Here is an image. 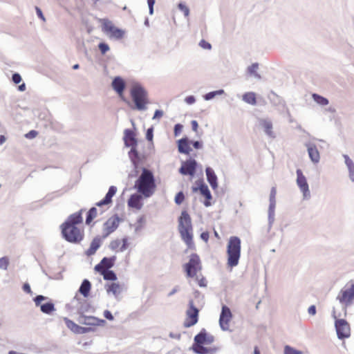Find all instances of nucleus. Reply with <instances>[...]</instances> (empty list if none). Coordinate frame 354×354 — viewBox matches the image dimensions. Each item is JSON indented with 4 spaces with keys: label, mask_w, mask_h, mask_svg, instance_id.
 I'll use <instances>...</instances> for the list:
<instances>
[{
    "label": "nucleus",
    "mask_w": 354,
    "mask_h": 354,
    "mask_svg": "<svg viewBox=\"0 0 354 354\" xmlns=\"http://www.w3.org/2000/svg\"><path fill=\"white\" fill-rule=\"evenodd\" d=\"M156 184L153 172L145 168H142V172L135 182L133 189L142 194L145 198L151 197L155 192Z\"/></svg>",
    "instance_id": "obj_1"
},
{
    "label": "nucleus",
    "mask_w": 354,
    "mask_h": 354,
    "mask_svg": "<svg viewBox=\"0 0 354 354\" xmlns=\"http://www.w3.org/2000/svg\"><path fill=\"white\" fill-rule=\"evenodd\" d=\"M178 231L182 239L189 248L194 245L192 219L187 211L183 210L178 218Z\"/></svg>",
    "instance_id": "obj_2"
},
{
    "label": "nucleus",
    "mask_w": 354,
    "mask_h": 354,
    "mask_svg": "<svg viewBox=\"0 0 354 354\" xmlns=\"http://www.w3.org/2000/svg\"><path fill=\"white\" fill-rule=\"evenodd\" d=\"M134 109L138 111H145L149 103L148 93L145 88L140 84H133L130 91Z\"/></svg>",
    "instance_id": "obj_3"
},
{
    "label": "nucleus",
    "mask_w": 354,
    "mask_h": 354,
    "mask_svg": "<svg viewBox=\"0 0 354 354\" xmlns=\"http://www.w3.org/2000/svg\"><path fill=\"white\" fill-rule=\"evenodd\" d=\"M241 239L236 236H231L227 245V266L234 268L239 264L241 257Z\"/></svg>",
    "instance_id": "obj_4"
},
{
    "label": "nucleus",
    "mask_w": 354,
    "mask_h": 354,
    "mask_svg": "<svg viewBox=\"0 0 354 354\" xmlns=\"http://www.w3.org/2000/svg\"><path fill=\"white\" fill-rule=\"evenodd\" d=\"M61 229L63 238L69 243L77 244L84 238V234L77 226L62 225Z\"/></svg>",
    "instance_id": "obj_5"
},
{
    "label": "nucleus",
    "mask_w": 354,
    "mask_h": 354,
    "mask_svg": "<svg viewBox=\"0 0 354 354\" xmlns=\"http://www.w3.org/2000/svg\"><path fill=\"white\" fill-rule=\"evenodd\" d=\"M184 270L187 277H196L198 271L201 270V260L197 254H192L189 261L184 265Z\"/></svg>",
    "instance_id": "obj_6"
},
{
    "label": "nucleus",
    "mask_w": 354,
    "mask_h": 354,
    "mask_svg": "<svg viewBox=\"0 0 354 354\" xmlns=\"http://www.w3.org/2000/svg\"><path fill=\"white\" fill-rule=\"evenodd\" d=\"M333 317L335 319V327L337 332V337L344 339L350 336V326L346 319H337L335 310H333Z\"/></svg>",
    "instance_id": "obj_7"
},
{
    "label": "nucleus",
    "mask_w": 354,
    "mask_h": 354,
    "mask_svg": "<svg viewBox=\"0 0 354 354\" xmlns=\"http://www.w3.org/2000/svg\"><path fill=\"white\" fill-rule=\"evenodd\" d=\"M199 309L194 306L193 300L189 301V307L186 311V318L183 323L185 328L194 326L198 321Z\"/></svg>",
    "instance_id": "obj_8"
},
{
    "label": "nucleus",
    "mask_w": 354,
    "mask_h": 354,
    "mask_svg": "<svg viewBox=\"0 0 354 354\" xmlns=\"http://www.w3.org/2000/svg\"><path fill=\"white\" fill-rule=\"evenodd\" d=\"M297 174V185L299 187L300 191L303 194V198L304 200H308L310 198V192L309 189L308 183L306 176L304 175L302 171L300 169H297L296 171Z\"/></svg>",
    "instance_id": "obj_9"
},
{
    "label": "nucleus",
    "mask_w": 354,
    "mask_h": 354,
    "mask_svg": "<svg viewBox=\"0 0 354 354\" xmlns=\"http://www.w3.org/2000/svg\"><path fill=\"white\" fill-rule=\"evenodd\" d=\"M71 305V309L76 310L78 315H84V313L89 312L91 308L90 304L85 299L80 298L77 295L72 299Z\"/></svg>",
    "instance_id": "obj_10"
},
{
    "label": "nucleus",
    "mask_w": 354,
    "mask_h": 354,
    "mask_svg": "<svg viewBox=\"0 0 354 354\" xmlns=\"http://www.w3.org/2000/svg\"><path fill=\"white\" fill-rule=\"evenodd\" d=\"M196 183L197 186H193L192 187V192L194 193L199 192L200 194L205 198L204 205L206 207L210 206L211 203L209 201L212 198V196L207 185L202 180H196Z\"/></svg>",
    "instance_id": "obj_11"
},
{
    "label": "nucleus",
    "mask_w": 354,
    "mask_h": 354,
    "mask_svg": "<svg viewBox=\"0 0 354 354\" xmlns=\"http://www.w3.org/2000/svg\"><path fill=\"white\" fill-rule=\"evenodd\" d=\"M337 299L345 306L351 305L354 299V283H351L350 287L341 290Z\"/></svg>",
    "instance_id": "obj_12"
},
{
    "label": "nucleus",
    "mask_w": 354,
    "mask_h": 354,
    "mask_svg": "<svg viewBox=\"0 0 354 354\" xmlns=\"http://www.w3.org/2000/svg\"><path fill=\"white\" fill-rule=\"evenodd\" d=\"M198 167V162L195 159L189 158L182 162L181 167L178 171L182 175H189L194 177L196 174Z\"/></svg>",
    "instance_id": "obj_13"
},
{
    "label": "nucleus",
    "mask_w": 354,
    "mask_h": 354,
    "mask_svg": "<svg viewBox=\"0 0 354 354\" xmlns=\"http://www.w3.org/2000/svg\"><path fill=\"white\" fill-rule=\"evenodd\" d=\"M232 318V313L229 307L223 305L219 317V325L223 331L229 330V323Z\"/></svg>",
    "instance_id": "obj_14"
},
{
    "label": "nucleus",
    "mask_w": 354,
    "mask_h": 354,
    "mask_svg": "<svg viewBox=\"0 0 354 354\" xmlns=\"http://www.w3.org/2000/svg\"><path fill=\"white\" fill-rule=\"evenodd\" d=\"M120 222V218L118 215H115L114 216L109 218L104 223V234L102 235L103 239H106L109 234L113 232L118 227Z\"/></svg>",
    "instance_id": "obj_15"
},
{
    "label": "nucleus",
    "mask_w": 354,
    "mask_h": 354,
    "mask_svg": "<svg viewBox=\"0 0 354 354\" xmlns=\"http://www.w3.org/2000/svg\"><path fill=\"white\" fill-rule=\"evenodd\" d=\"M64 321L66 326L75 334H84L93 331L92 328L80 326L67 317H64Z\"/></svg>",
    "instance_id": "obj_16"
},
{
    "label": "nucleus",
    "mask_w": 354,
    "mask_h": 354,
    "mask_svg": "<svg viewBox=\"0 0 354 354\" xmlns=\"http://www.w3.org/2000/svg\"><path fill=\"white\" fill-rule=\"evenodd\" d=\"M194 340L196 344H210L214 342V337L203 328L194 337Z\"/></svg>",
    "instance_id": "obj_17"
},
{
    "label": "nucleus",
    "mask_w": 354,
    "mask_h": 354,
    "mask_svg": "<svg viewBox=\"0 0 354 354\" xmlns=\"http://www.w3.org/2000/svg\"><path fill=\"white\" fill-rule=\"evenodd\" d=\"M144 198V196L138 192L133 194L128 199L127 205L131 208L140 210L143 206L142 200Z\"/></svg>",
    "instance_id": "obj_18"
},
{
    "label": "nucleus",
    "mask_w": 354,
    "mask_h": 354,
    "mask_svg": "<svg viewBox=\"0 0 354 354\" xmlns=\"http://www.w3.org/2000/svg\"><path fill=\"white\" fill-rule=\"evenodd\" d=\"M104 30L110 33V37L116 39H122L124 37V31L113 26L111 22L104 23Z\"/></svg>",
    "instance_id": "obj_19"
},
{
    "label": "nucleus",
    "mask_w": 354,
    "mask_h": 354,
    "mask_svg": "<svg viewBox=\"0 0 354 354\" xmlns=\"http://www.w3.org/2000/svg\"><path fill=\"white\" fill-rule=\"evenodd\" d=\"M116 257L113 256L111 257H104L100 263L95 266V270L98 272H102L103 270H109L113 267Z\"/></svg>",
    "instance_id": "obj_20"
},
{
    "label": "nucleus",
    "mask_w": 354,
    "mask_h": 354,
    "mask_svg": "<svg viewBox=\"0 0 354 354\" xmlns=\"http://www.w3.org/2000/svg\"><path fill=\"white\" fill-rule=\"evenodd\" d=\"M111 86L120 96H122L126 88V82L120 76H116L113 79Z\"/></svg>",
    "instance_id": "obj_21"
},
{
    "label": "nucleus",
    "mask_w": 354,
    "mask_h": 354,
    "mask_svg": "<svg viewBox=\"0 0 354 354\" xmlns=\"http://www.w3.org/2000/svg\"><path fill=\"white\" fill-rule=\"evenodd\" d=\"M305 145L310 160L315 164L318 163L320 160V155L316 145L311 142L306 143Z\"/></svg>",
    "instance_id": "obj_22"
},
{
    "label": "nucleus",
    "mask_w": 354,
    "mask_h": 354,
    "mask_svg": "<svg viewBox=\"0 0 354 354\" xmlns=\"http://www.w3.org/2000/svg\"><path fill=\"white\" fill-rule=\"evenodd\" d=\"M178 150L180 153L189 155L192 151L190 147V140L187 137L182 138L177 141Z\"/></svg>",
    "instance_id": "obj_23"
},
{
    "label": "nucleus",
    "mask_w": 354,
    "mask_h": 354,
    "mask_svg": "<svg viewBox=\"0 0 354 354\" xmlns=\"http://www.w3.org/2000/svg\"><path fill=\"white\" fill-rule=\"evenodd\" d=\"M259 125L263 129L265 133L271 138H275L276 136L272 131V122L269 119L261 118L259 120Z\"/></svg>",
    "instance_id": "obj_24"
},
{
    "label": "nucleus",
    "mask_w": 354,
    "mask_h": 354,
    "mask_svg": "<svg viewBox=\"0 0 354 354\" xmlns=\"http://www.w3.org/2000/svg\"><path fill=\"white\" fill-rule=\"evenodd\" d=\"M124 145L127 147H136L137 140L135 133L131 129H127L124 131Z\"/></svg>",
    "instance_id": "obj_25"
},
{
    "label": "nucleus",
    "mask_w": 354,
    "mask_h": 354,
    "mask_svg": "<svg viewBox=\"0 0 354 354\" xmlns=\"http://www.w3.org/2000/svg\"><path fill=\"white\" fill-rule=\"evenodd\" d=\"M129 156L135 169V174H129V176H136L138 173V168L140 162V155L138 151L136 150V147H131V150L129 152Z\"/></svg>",
    "instance_id": "obj_26"
},
{
    "label": "nucleus",
    "mask_w": 354,
    "mask_h": 354,
    "mask_svg": "<svg viewBox=\"0 0 354 354\" xmlns=\"http://www.w3.org/2000/svg\"><path fill=\"white\" fill-rule=\"evenodd\" d=\"M192 349L196 354H216L218 350L216 347L207 348L202 344H196L195 343Z\"/></svg>",
    "instance_id": "obj_27"
},
{
    "label": "nucleus",
    "mask_w": 354,
    "mask_h": 354,
    "mask_svg": "<svg viewBox=\"0 0 354 354\" xmlns=\"http://www.w3.org/2000/svg\"><path fill=\"white\" fill-rule=\"evenodd\" d=\"M83 209L80 210L79 212L74 213L68 216L67 220L63 223L62 225H73L76 226V225L80 224L82 222V214Z\"/></svg>",
    "instance_id": "obj_28"
},
{
    "label": "nucleus",
    "mask_w": 354,
    "mask_h": 354,
    "mask_svg": "<svg viewBox=\"0 0 354 354\" xmlns=\"http://www.w3.org/2000/svg\"><path fill=\"white\" fill-rule=\"evenodd\" d=\"M205 173L207 176V180L209 183L210 186L213 189L218 187V178L214 171L210 167H207L205 169Z\"/></svg>",
    "instance_id": "obj_29"
},
{
    "label": "nucleus",
    "mask_w": 354,
    "mask_h": 354,
    "mask_svg": "<svg viewBox=\"0 0 354 354\" xmlns=\"http://www.w3.org/2000/svg\"><path fill=\"white\" fill-rule=\"evenodd\" d=\"M102 239V237L97 236L92 240L89 248L85 252L88 257L95 254L96 251L101 246Z\"/></svg>",
    "instance_id": "obj_30"
},
{
    "label": "nucleus",
    "mask_w": 354,
    "mask_h": 354,
    "mask_svg": "<svg viewBox=\"0 0 354 354\" xmlns=\"http://www.w3.org/2000/svg\"><path fill=\"white\" fill-rule=\"evenodd\" d=\"M343 158L344 159V163L348 171V177L351 182H354V162L351 159V158L346 155L343 154Z\"/></svg>",
    "instance_id": "obj_31"
},
{
    "label": "nucleus",
    "mask_w": 354,
    "mask_h": 354,
    "mask_svg": "<svg viewBox=\"0 0 354 354\" xmlns=\"http://www.w3.org/2000/svg\"><path fill=\"white\" fill-rule=\"evenodd\" d=\"M105 288L108 294L112 293L116 298L122 292V288L118 283L106 284Z\"/></svg>",
    "instance_id": "obj_32"
},
{
    "label": "nucleus",
    "mask_w": 354,
    "mask_h": 354,
    "mask_svg": "<svg viewBox=\"0 0 354 354\" xmlns=\"http://www.w3.org/2000/svg\"><path fill=\"white\" fill-rule=\"evenodd\" d=\"M91 288V282L85 279L82 282L80 287L78 290V292L84 296V297H87L89 295L90 291Z\"/></svg>",
    "instance_id": "obj_33"
},
{
    "label": "nucleus",
    "mask_w": 354,
    "mask_h": 354,
    "mask_svg": "<svg viewBox=\"0 0 354 354\" xmlns=\"http://www.w3.org/2000/svg\"><path fill=\"white\" fill-rule=\"evenodd\" d=\"M275 207H276V201H270L269 207H268L269 228H270L272 227V225L274 221Z\"/></svg>",
    "instance_id": "obj_34"
},
{
    "label": "nucleus",
    "mask_w": 354,
    "mask_h": 354,
    "mask_svg": "<svg viewBox=\"0 0 354 354\" xmlns=\"http://www.w3.org/2000/svg\"><path fill=\"white\" fill-rule=\"evenodd\" d=\"M87 326H104L106 324L104 319H98L93 316H86Z\"/></svg>",
    "instance_id": "obj_35"
},
{
    "label": "nucleus",
    "mask_w": 354,
    "mask_h": 354,
    "mask_svg": "<svg viewBox=\"0 0 354 354\" xmlns=\"http://www.w3.org/2000/svg\"><path fill=\"white\" fill-rule=\"evenodd\" d=\"M242 99L245 102L251 105L257 104L256 95L253 92H247L244 93L243 95Z\"/></svg>",
    "instance_id": "obj_36"
},
{
    "label": "nucleus",
    "mask_w": 354,
    "mask_h": 354,
    "mask_svg": "<svg viewBox=\"0 0 354 354\" xmlns=\"http://www.w3.org/2000/svg\"><path fill=\"white\" fill-rule=\"evenodd\" d=\"M104 280L115 281L117 280V275L113 270L110 269L109 270H103L102 272H100Z\"/></svg>",
    "instance_id": "obj_37"
},
{
    "label": "nucleus",
    "mask_w": 354,
    "mask_h": 354,
    "mask_svg": "<svg viewBox=\"0 0 354 354\" xmlns=\"http://www.w3.org/2000/svg\"><path fill=\"white\" fill-rule=\"evenodd\" d=\"M259 68L258 63H253L252 65L249 66L247 68V73L250 75L253 76L257 80H261V76L260 74L257 73V69Z\"/></svg>",
    "instance_id": "obj_38"
},
{
    "label": "nucleus",
    "mask_w": 354,
    "mask_h": 354,
    "mask_svg": "<svg viewBox=\"0 0 354 354\" xmlns=\"http://www.w3.org/2000/svg\"><path fill=\"white\" fill-rule=\"evenodd\" d=\"M40 310L43 313L50 315L55 310V305L52 301H48L41 305Z\"/></svg>",
    "instance_id": "obj_39"
},
{
    "label": "nucleus",
    "mask_w": 354,
    "mask_h": 354,
    "mask_svg": "<svg viewBox=\"0 0 354 354\" xmlns=\"http://www.w3.org/2000/svg\"><path fill=\"white\" fill-rule=\"evenodd\" d=\"M97 216V209L95 207H92L89 209L86 214V221L85 223L86 225H89L93 220Z\"/></svg>",
    "instance_id": "obj_40"
},
{
    "label": "nucleus",
    "mask_w": 354,
    "mask_h": 354,
    "mask_svg": "<svg viewBox=\"0 0 354 354\" xmlns=\"http://www.w3.org/2000/svg\"><path fill=\"white\" fill-rule=\"evenodd\" d=\"M225 93L223 89H219L217 91H214L209 92L203 95V99L206 101L212 100L214 98L216 95H223Z\"/></svg>",
    "instance_id": "obj_41"
},
{
    "label": "nucleus",
    "mask_w": 354,
    "mask_h": 354,
    "mask_svg": "<svg viewBox=\"0 0 354 354\" xmlns=\"http://www.w3.org/2000/svg\"><path fill=\"white\" fill-rule=\"evenodd\" d=\"M312 97H313V99L314 100V101L320 105L325 106L329 103V101L327 98H326L319 94L313 93L312 95Z\"/></svg>",
    "instance_id": "obj_42"
},
{
    "label": "nucleus",
    "mask_w": 354,
    "mask_h": 354,
    "mask_svg": "<svg viewBox=\"0 0 354 354\" xmlns=\"http://www.w3.org/2000/svg\"><path fill=\"white\" fill-rule=\"evenodd\" d=\"M117 192V187L115 186H111L104 198L109 204L112 203V198Z\"/></svg>",
    "instance_id": "obj_43"
},
{
    "label": "nucleus",
    "mask_w": 354,
    "mask_h": 354,
    "mask_svg": "<svg viewBox=\"0 0 354 354\" xmlns=\"http://www.w3.org/2000/svg\"><path fill=\"white\" fill-rule=\"evenodd\" d=\"M271 94L272 97L270 96V100L272 103H273L274 105L282 104L283 106H285L284 101L281 97H279L276 93L272 92Z\"/></svg>",
    "instance_id": "obj_44"
},
{
    "label": "nucleus",
    "mask_w": 354,
    "mask_h": 354,
    "mask_svg": "<svg viewBox=\"0 0 354 354\" xmlns=\"http://www.w3.org/2000/svg\"><path fill=\"white\" fill-rule=\"evenodd\" d=\"M10 264V260L8 257L0 258V269L6 270Z\"/></svg>",
    "instance_id": "obj_45"
},
{
    "label": "nucleus",
    "mask_w": 354,
    "mask_h": 354,
    "mask_svg": "<svg viewBox=\"0 0 354 354\" xmlns=\"http://www.w3.org/2000/svg\"><path fill=\"white\" fill-rule=\"evenodd\" d=\"M284 354H302V352L290 346L286 345L284 347Z\"/></svg>",
    "instance_id": "obj_46"
},
{
    "label": "nucleus",
    "mask_w": 354,
    "mask_h": 354,
    "mask_svg": "<svg viewBox=\"0 0 354 354\" xmlns=\"http://www.w3.org/2000/svg\"><path fill=\"white\" fill-rule=\"evenodd\" d=\"M178 8L183 12L185 17H187L189 15V8L184 3H179Z\"/></svg>",
    "instance_id": "obj_47"
},
{
    "label": "nucleus",
    "mask_w": 354,
    "mask_h": 354,
    "mask_svg": "<svg viewBox=\"0 0 354 354\" xmlns=\"http://www.w3.org/2000/svg\"><path fill=\"white\" fill-rule=\"evenodd\" d=\"M98 48L102 55L106 54L110 49L109 45L105 42H100L98 44Z\"/></svg>",
    "instance_id": "obj_48"
},
{
    "label": "nucleus",
    "mask_w": 354,
    "mask_h": 354,
    "mask_svg": "<svg viewBox=\"0 0 354 354\" xmlns=\"http://www.w3.org/2000/svg\"><path fill=\"white\" fill-rule=\"evenodd\" d=\"M185 200V195L183 192H179L175 196V203L177 205H180Z\"/></svg>",
    "instance_id": "obj_49"
},
{
    "label": "nucleus",
    "mask_w": 354,
    "mask_h": 354,
    "mask_svg": "<svg viewBox=\"0 0 354 354\" xmlns=\"http://www.w3.org/2000/svg\"><path fill=\"white\" fill-rule=\"evenodd\" d=\"M47 298L43 295H37L34 299L35 304L37 306H41L43 304L41 302L46 300Z\"/></svg>",
    "instance_id": "obj_50"
},
{
    "label": "nucleus",
    "mask_w": 354,
    "mask_h": 354,
    "mask_svg": "<svg viewBox=\"0 0 354 354\" xmlns=\"http://www.w3.org/2000/svg\"><path fill=\"white\" fill-rule=\"evenodd\" d=\"M183 129V124H181L180 123L176 124L174 127V136L176 137L178 136L181 133Z\"/></svg>",
    "instance_id": "obj_51"
},
{
    "label": "nucleus",
    "mask_w": 354,
    "mask_h": 354,
    "mask_svg": "<svg viewBox=\"0 0 354 354\" xmlns=\"http://www.w3.org/2000/svg\"><path fill=\"white\" fill-rule=\"evenodd\" d=\"M153 128L151 127H149L147 130L146 139L148 141L151 142L153 140Z\"/></svg>",
    "instance_id": "obj_52"
},
{
    "label": "nucleus",
    "mask_w": 354,
    "mask_h": 354,
    "mask_svg": "<svg viewBox=\"0 0 354 354\" xmlns=\"http://www.w3.org/2000/svg\"><path fill=\"white\" fill-rule=\"evenodd\" d=\"M120 245V241L119 239L112 241L109 244V248L112 250L117 249Z\"/></svg>",
    "instance_id": "obj_53"
},
{
    "label": "nucleus",
    "mask_w": 354,
    "mask_h": 354,
    "mask_svg": "<svg viewBox=\"0 0 354 354\" xmlns=\"http://www.w3.org/2000/svg\"><path fill=\"white\" fill-rule=\"evenodd\" d=\"M12 81L15 84H17L21 81V77L19 73H15L12 75Z\"/></svg>",
    "instance_id": "obj_54"
},
{
    "label": "nucleus",
    "mask_w": 354,
    "mask_h": 354,
    "mask_svg": "<svg viewBox=\"0 0 354 354\" xmlns=\"http://www.w3.org/2000/svg\"><path fill=\"white\" fill-rule=\"evenodd\" d=\"M199 46L204 48V49H207V50H210L212 48V45L206 41L204 39H202L200 42H199Z\"/></svg>",
    "instance_id": "obj_55"
},
{
    "label": "nucleus",
    "mask_w": 354,
    "mask_h": 354,
    "mask_svg": "<svg viewBox=\"0 0 354 354\" xmlns=\"http://www.w3.org/2000/svg\"><path fill=\"white\" fill-rule=\"evenodd\" d=\"M122 244L120 248V250L121 252H124L129 247L128 239L127 237H124L122 239Z\"/></svg>",
    "instance_id": "obj_56"
},
{
    "label": "nucleus",
    "mask_w": 354,
    "mask_h": 354,
    "mask_svg": "<svg viewBox=\"0 0 354 354\" xmlns=\"http://www.w3.org/2000/svg\"><path fill=\"white\" fill-rule=\"evenodd\" d=\"M277 189L274 187H272L270 190L269 201H276Z\"/></svg>",
    "instance_id": "obj_57"
},
{
    "label": "nucleus",
    "mask_w": 354,
    "mask_h": 354,
    "mask_svg": "<svg viewBox=\"0 0 354 354\" xmlns=\"http://www.w3.org/2000/svg\"><path fill=\"white\" fill-rule=\"evenodd\" d=\"M38 133L35 130H31L25 135V137L28 139L35 138L37 136Z\"/></svg>",
    "instance_id": "obj_58"
},
{
    "label": "nucleus",
    "mask_w": 354,
    "mask_h": 354,
    "mask_svg": "<svg viewBox=\"0 0 354 354\" xmlns=\"http://www.w3.org/2000/svg\"><path fill=\"white\" fill-rule=\"evenodd\" d=\"M190 145H192V146L196 149H200L203 147L202 141H198V140L190 141Z\"/></svg>",
    "instance_id": "obj_59"
},
{
    "label": "nucleus",
    "mask_w": 354,
    "mask_h": 354,
    "mask_svg": "<svg viewBox=\"0 0 354 354\" xmlns=\"http://www.w3.org/2000/svg\"><path fill=\"white\" fill-rule=\"evenodd\" d=\"M103 315L104 317L109 321H112L114 319V317L112 315L111 312L108 310H104Z\"/></svg>",
    "instance_id": "obj_60"
},
{
    "label": "nucleus",
    "mask_w": 354,
    "mask_h": 354,
    "mask_svg": "<svg viewBox=\"0 0 354 354\" xmlns=\"http://www.w3.org/2000/svg\"><path fill=\"white\" fill-rule=\"evenodd\" d=\"M163 111L162 110H159V109H157L155 111V113L153 114V120H156V119H160V118H162L163 116Z\"/></svg>",
    "instance_id": "obj_61"
},
{
    "label": "nucleus",
    "mask_w": 354,
    "mask_h": 354,
    "mask_svg": "<svg viewBox=\"0 0 354 354\" xmlns=\"http://www.w3.org/2000/svg\"><path fill=\"white\" fill-rule=\"evenodd\" d=\"M35 10H36V13H37V15L38 16V17L40 18L42 21H45L46 19H45V17L41 11V10L37 6L35 7Z\"/></svg>",
    "instance_id": "obj_62"
},
{
    "label": "nucleus",
    "mask_w": 354,
    "mask_h": 354,
    "mask_svg": "<svg viewBox=\"0 0 354 354\" xmlns=\"http://www.w3.org/2000/svg\"><path fill=\"white\" fill-rule=\"evenodd\" d=\"M185 102L188 104H192L196 102V98L194 95H189L185 97Z\"/></svg>",
    "instance_id": "obj_63"
},
{
    "label": "nucleus",
    "mask_w": 354,
    "mask_h": 354,
    "mask_svg": "<svg viewBox=\"0 0 354 354\" xmlns=\"http://www.w3.org/2000/svg\"><path fill=\"white\" fill-rule=\"evenodd\" d=\"M22 289L25 292L28 293V294H32L30 286L28 283H24V285L22 286Z\"/></svg>",
    "instance_id": "obj_64"
}]
</instances>
